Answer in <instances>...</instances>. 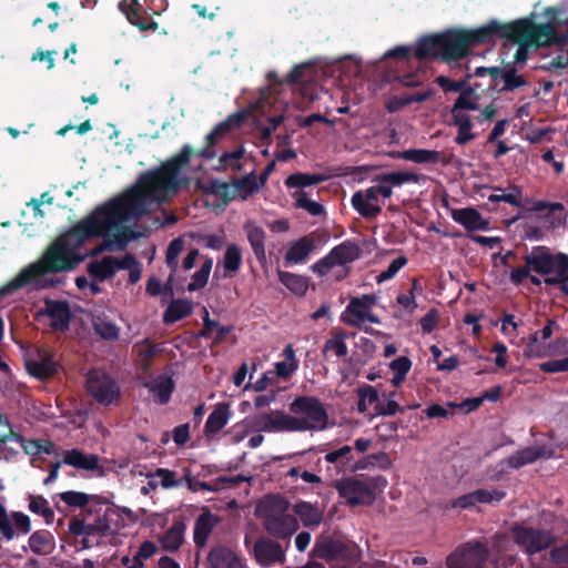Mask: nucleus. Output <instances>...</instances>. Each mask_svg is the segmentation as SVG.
Wrapping results in <instances>:
<instances>
[{"label": "nucleus", "instance_id": "obj_1", "mask_svg": "<svg viewBox=\"0 0 568 568\" xmlns=\"http://www.w3.org/2000/svg\"><path fill=\"white\" fill-rule=\"evenodd\" d=\"M190 155L191 149L184 146L161 168L142 174L133 186L97 206L79 221L77 232L81 244L89 239L102 236L103 242L93 251L94 255L105 250L124 248L136 237L128 223L145 214L151 204L175 194L187 182L183 169Z\"/></svg>", "mask_w": 568, "mask_h": 568}, {"label": "nucleus", "instance_id": "obj_2", "mask_svg": "<svg viewBox=\"0 0 568 568\" xmlns=\"http://www.w3.org/2000/svg\"><path fill=\"white\" fill-rule=\"evenodd\" d=\"M496 36L519 44L515 60L520 62L525 60L523 55L526 47L547 43L550 28L536 26L525 20L510 24L491 21L475 29H455L423 38L416 44L415 54L420 59L436 57H442L445 60L460 59L471 47L489 43Z\"/></svg>", "mask_w": 568, "mask_h": 568}, {"label": "nucleus", "instance_id": "obj_3", "mask_svg": "<svg viewBox=\"0 0 568 568\" xmlns=\"http://www.w3.org/2000/svg\"><path fill=\"white\" fill-rule=\"evenodd\" d=\"M510 541L497 537L491 545V558L488 549L478 541H468L456 548L447 558V568H508L514 558L508 555Z\"/></svg>", "mask_w": 568, "mask_h": 568}, {"label": "nucleus", "instance_id": "obj_4", "mask_svg": "<svg viewBox=\"0 0 568 568\" xmlns=\"http://www.w3.org/2000/svg\"><path fill=\"white\" fill-rule=\"evenodd\" d=\"M524 260L529 270L538 275L541 283L547 285L568 284V256L566 254H551L549 248L537 246Z\"/></svg>", "mask_w": 568, "mask_h": 568}, {"label": "nucleus", "instance_id": "obj_5", "mask_svg": "<svg viewBox=\"0 0 568 568\" xmlns=\"http://www.w3.org/2000/svg\"><path fill=\"white\" fill-rule=\"evenodd\" d=\"M290 419L295 432H317L327 428L328 415L314 396H300L290 404Z\"/></svg>", "mask_w": 568, "mask_h": 568}, {"label": "nucleus", "instance_id": "obj_6", "mask_svg": "<svg viewBox=\"0 0 568 568\" xmlns=\"http://www.w3.org/2000/svg\"><path fill=\"white\" fill-rule=\"evenodd\" d=\"M287 510L288 503L281 497H265L257 505V513L264 518L266 529L277 537H288L298 528L297 520Z\"/></svg>", "mask_w": 568, "mask_h": 568}, {"label": "nucleus", "instance_id": "obj_7", "mask_svg": "<svg viewBox=\"0 0 568 568\" xmlns=\"http://www.w3.org/2000/svg\"><path fill=\"white\" fill-rule=\"evenodd\" d=\"M392 194L393 190L389 185H386L381 178H377L371 186L353 194L352 204L362 216L373 219L382 212L384 201L389 199Z\"/></svg>", "mask_w": 568, "mask_h": 568}, {"label": "nucleus", "instance_id": "obj_8", "mask_svg": "<svg viewBox=\"0 0 568 568\" xmlns=\"http://www.w3.org/2000/svg\"><path fill=\"white\" fill-rule=\"evenodd\" d=\"M478 106L479 98L473 90L460 92L452 108L453 123L458 129L455 138L456 143L466 144L476 138V134L471 131L473 122L469 111L477 110Z\"/></svg>", "mask_w": 568, "mask_h": 568}, {"label": "nucleus", "instance_id": "obj_9", "mask_svg": "<svg viewBox=\"0 0 568 568\" xmlns=\"http://www.w3.org/2000/svg\"><path fill=\"white\" fill-rule=\"evenodd\" d=\"M333 487L352 506L369 505L375 500V493L372 485L367 481L346 477L334 481Z\"/></svg>", "mask_w": 568, "mask_h": 568}, {"label": "nucleus", "instance_id": "obj_10", "mask_svg": "<svg viewBox=\"0 0 568 568\" xmlns=\"http://www.w3.org/2000/svg\"><path fill=\"white\" fill-rule=\"evenodd\" d=\"M511 534L516 544L529 555L548 548L555 540L554 536L549 531L521 525H515L511 527Z\"/></svg>", "mask_w": 568, "mask_h": 568}, {"label": "nucleus", "instance_id": "obj_11", "mask_svg": "<svg viewBox=\"0 0 568 568\" xmlns=\"http://www.w3.org/2000/svg\"><path fill=\"white\" fill-rule=\"evenodd\" d=\"M87 387L89 393L103 405L114 404L120 397L116 384L101 371H93L89 374Z\"/></svg>", "mask_w": 568, "mask_h": 568}, {"label": "nucleus", "instance_id": "obj_12", "mask_svg": "<svg viewBox=\"0 0 568 568\" xmlns=\"http://www.w3.org/2000/svg\"><path fill=\"white\" fill-rule=\"evenodd\" d=\"M376 300L372 295L353 298L343 313V321L352 326H362L366 323H378L372 313Z\"/></svg>", "mask_w": 568, "mask_h": 568}, {"label": "nucleus", "instance_id": "obj_13", "mask_svg": "<svg viewBox=\"0 0 568 568\" xmlns=\"http://www.w3.org/2000/svg\"><path fill=\"white\" fill-rule=\"evenodd\" d=\"M40 316L49 318V325L54 331H65L71 320V310L65 301L45 300L43 307L39 311Z\"/></svg>", "mask_w": 568, "mask_h": 568}, {"label": "nucleus", "instance_id": "obj_14", "mask_svg": "<svg viewBox=\"0 0 568 568\" xmlns=\"http://www.w3.org/2000/svg\"><path fill=\"white\" fill-rule=\"evenodd\" d=\"M132 263V256L125 255L122 258L105 256L100 261L91 262L88 265L89 274L97 281L111 278L118 270H123Z\"/></svg>", "mask_w": 568, "mask_h": 568}, {"label": "nucleus", "instance_id": "obj_15", "mask_svg": "<svg viewBox=\"0 0 568 568\" xmlns=\"http://www.w3.org/2000/svg\"><path fill=\"white\" fill-rule=\"evenodd\" d=\"M255 420H256V429L258 432L294 433L288 413H284L282 410H272L268 414H262V415L255 416Z\"/></svg>", "mask_w": 568, "mask_h": 568}, {"label": "nucleus", "instance_id": "obj_16", "mask_svg": "<svg viewBox=\"0 0 568 568\" xmlns=\"http://www.w3.org/2000/svg\"><path fill=\"white\" fill-rule=\"evenodd\" d=\"M220 517L203 508L201 515L195 519L193 528V540L196 546L205 547L214 528L220 524Z\"/></svg>", "mask_w": 568, "mask_h": 568}, {"label": "nucleus", "instance_id": "obj_17", "mask_svg": "<svg viewBox=\"0 0 568 568\" xmlns=\"http://www.w3.org/2000/svg\"><path fill=\"white\" fill-rule=\"evenodd\" d=\"M148 483L140 489L142 495H149L152 490L161 487L163 489H170L179 487L181 479L178 478L176 474L170 469L158 468L154 473L145 475Z\"/></svg>", "mask_w": 568, "mask_h": 568}, {"label": "nucleus", "instance_id": "obj_18", "mask_svg": "<svg viewBox=\"0 0 568 568\" xmlns=\"http://www.w3.org/2000/svg\"><path fill=\"white\" fill-rule=\"evenodd\" d=\"M206 568H245V565L233 550L220 546L210 551Z\"/></svg>", "mask_w": 568, "mask_h": 568}, {"label": "nucleus", "instance_id": "obj_19", "mask_svg": "<svg viewBox=\"0 0 568 568\" xmlns=\"http://www.w3.org/2000/svg\"><path fill=\"white\" fill-rule=\"evenodd\" d=\"M314 247V239L311 236H303L287 245L284 260L287 264H302L306 262Z\"/></svg>", "mask_w": 568, "mask_h": 568}, {"label": "nucleus", "instance_id": "obj_20", "mask_svg": "<svg viewBox=\"0 0 568 568\" xmlns=\"http://www.w3.org/2000/svg\"><path fill=\"white\" fill-rule=\"evenodd\" d=\"M450 214L456 223L463 225L468 231H486L488 229V221L473 207L455 209L452 210Z\"/></svg>", "mask_w": 568, "mask_h": 568}, {"label": "nucleus", "instance_id": "obj_21", "mask_svg": "<svg viewBox=\"0 0 568 568\" xmlns=\"http://www.w3.org/2000/svg\"><path fill=\"white\" fill-rule=\"evenodd\" d=\"M559 346H565V342L557 339L554 343H547L539 337L538 333H535L529 337L524 355L529 358L551 356L556 353Z\"/></svg>", "mask_w": 568, "mask_h": 568}, {"label": "nucleus", "instance_id": "obj_22", "mask_svg": "<svg viewBox=\"0 0 568 568\" xmlns=\"http://www.w3.org/2000/svg\"><path fill=\"white\" fill-rule=\"evenodd\" d=\"M254 556L263 566L282 561L284 558L281 546L275 541L266 539H260L256 541L254 546Z\"/></svg>", "mask_w": 568, "mask_h": 568}, {"label": "nucleus", "instance_id": "obj_23", "mask_svg": "<svg viewBox=\"0 0 568 568\" xmlns=\"http://www.w3.org/2000/svg\"><path fill=\"white\" fill-rule=\"evenodd\" d=\"M186 526L182 520H175L172 526L160 537L159 541L166 551H175L184 541Z\"/></svg>", "mask_w": 568, "mask_h": 568}, {"label": "nucleus", "instance_id": "obj_24", "mask_svg": "<svg viewBox=\"0 0 568 568\" xmlns=\"http://www.w3.org/2000/svg\"><path fill=\"white\" fill-rule=\"evenodd\" d=\"M63 462L67 465L84 470H94L99 466V457L97 455H88L78 449L65 452Z\"/></svg>", "mask_w": 568, "mask_h": 568}, {"label": "nucleus", "instance_id": "obj_25", "mask_svg": "<svg viewBox=\"0 0 568 568\" xmlns=\"http://www.w3.org/2000/svg\"><path fill=\"white\" fill-rule=\"evenodd\" d=\"M331 258L338 265V270L346 273L345 265L355 261L359 256V248L357 245L345 242L329 252Z\"/></svg>", "mask_w": 568, "mask_h": 568}, {"label": "nucleus", "instance_id": "obj_26", "mask_svg": "<svg viewBox=\"0 0 568 568\" xmlns=\"http://www.w3.org/2000/svg\"><path fill=\"white\" fill-rule=\"evenodd\" d=\"M111 515L105 513L99 517L93 524L82 525V530H75L78 535L90 537H109L114 534V529L110 525Z\"/></svg>", "mask_w": 568, "mask_h": 568}, {"label": "nucleus", "instance_id": "obj_27", "mask_svg": "<svg viewBox=\"0 0 568 568\" xmlns=\"http://www.w3.org/2000/svg\"><path fill=\"white\" fill-rule=\"evenodd\" d=\"M29 548L37 555H48L54 550L55 541L51 532L37 530L29 537Z\"/></svg>", "mask_w": 568, "mask_h": 568}, {"label": "nucleus", "instance_id": "obj_28", "mask_svg": "<svg viewBox=\"0 0 568 568\" xmlns=\"http://www.w3.org/2000/svg\"><path fill=\"white\" fill-rule=\"evenodd\" d=\"M241 263L242 253L240 248L236 245H229L219 266H222L224 277H232L240 270Z\"/></svg>", "mask_w": 568, "mask_h": 568}, {"label": "nucleus", "instance_id": "obj_29", "mask_svg": "<svg viewBox=\"0 0 568 568\" xmlns=\"http://www.w3.org/2000/svg\"><path fill=\"white\" fill-rule=\"evenodd\" d=\"M392 463L387 454L381 452L377 454L368 455L363 457L362 459L355 462L351 470L352 471H358V470H366L372 468H381V469H388L390 467Z\"/></svg>", "mask_w": 568, "mask_h": 568}, {"label": "nucleus", "instance_id": "obj_30", "mask_svg": "<svg viewBox=\"0 0 568 568\" xmlns=\"http://www.w3.org/2000/svg\"><path fill=\"white\" fill-rule=\"evenodd\" d=\"M230 419L229 406L225 404H219L215 406L213 412L209 415L205 429L207 433H217L221 430Z\"/></svg>", "mask_w": 568, "mask_h": 568}, {"label": "nucleus", "instance_id": "obj_31", "mask_svg": "<svg viewBox=\"0 0 568 568\" xmlns=\"http://www.w3.org/2000/svg\"><path fill=\"white\" fill-rule=\"evenodd\" d=\"M292 197L297 209L306 211L312 216H320L325 212L324 206L312 200L304 190H296Z\"/></svg>", "mask_w": 568, "mask_h": 568}, {"label": "nucleus", "instance_id": "obj_32", "mask_svg": "<svg viewBox=\"0 0 568 568\" xmlns=\"http://www.w3.org/2000/svg\"><path fill=\"white\" fill-rule=\"evenodd\" d=\"M294 513L300 517L304 526H317L323 519V513L308 503H298Z\"/></svg>", "mask_w": 568, "mask_h": 568}, {"label": "nucleus", "instance_id": "obj_33", "mask_svg": "<svg viewBox=\"0 0 568 568\" xmlns=\"http://www.w3.org/2000/svg\"><path fill=\"white\" fill-rule=\"evenodd\" d=\"M278 277L280 282L294 294L300 296L306 294L308 290V280L305 276L288 272H280Z\"/></svg>", "mask_w": 568, "mask_h": 568}, {"label": "nucleus", "instance_id": "obj_34", "mask_svg": "<svg viewBox=\"0 0 568 568\" xmlns=\"http://www.w3.org/2000/svg\"><path fill=\"white\" fill-rule=\"evenodd\" d=\"M544 455V450L540 448H525L511 455L507 463L513 468H519L527 464L536 462Z\"/></svg>", "mask_w": 568, "mask_h": 568}, {"label": "nucleus", "instance_id": "obj_35", "mask_svg": "<svg viewBox=\"0 0 568 568\" xmlns=\"http://www.w3.org/2000/svg\"><path fill=\"white\" fill-rule=\"evenodd\" d=\"M324 181L321 174L294 173L285 180V185L290 189L303 190L304 187L315 185Z\"/></svg>", "mask_w": 568, "mask_h": 568}, {"label": "nucleus", "instance_id": "obj_36", "mask_svg": "<svg viewBox=\"0 0 568 568\" xmlns=\"http://www.w3.org/2000/svg\"><path fill=\"white\" fill-rule=\"evenodd\" d=\"M412 365V361L406 356L397 357L389 363V369L393 373L390 379L393 386L398 387L405 381Z\"/></svg>", "mask_w": 568, "mask_h": 568}, {"label": "nucleus", "instance_id": "obj_37", "mask_svg": "<svg viewBox=\"0 0 568 568\" xmlns=\"http://www.w3.org/2000/svg\"><path fill=\"white\" fill-rule=\"evenodd\" d=\"M150 392L160 403H166L173 389V383L170 377L160 376L149 384Z\"/></svg>", "mask_w": 568, "mask_h": 568}, {"label": "nucleus", "instance_id": "obj_38", "mask_svg": "<svg viewBox=\"0 0 568 568\" xmlns=\"http://www.w3.org/2000/svg\"><path fill=\"white\" fill-rule=\"evenodd\" d=\"M264 183V179H258L255 175H247L242 180L234 182L241 200H246L251 194L260 190Z\"/></svg>", "mask_w": 568, "mask_h": 568}, {"label": "nucleus", "instance_id": "obj_39", "mask_svg": "<svg viewBox=\"0 0 568 568\" xmlns=\"http://www.w3.org/2000/svg\"><path fill=\"white\" fill-rule=\"evenodd\" d=\"M192 312V305L185 300L172 302L164 314V321L168 323L176 322Z\"/></svg>", "mask_w": 568, "mask_h": 568}, {"label": "nucleus", "instance_id": "obj_40", "mask_svg": "<svg viewBox=\"0 0 568 568\" xmlns=\"http://www.w3.org/2000/svg\"><path fill=\"white\" fill-rule=\"evenodd\" d=\"M242 121L241 115H232L225 121L219 123L206 136L209 143L213 144L224 135H226L233 128L240 125Z\"/></svg>", "mask_w": 568, "mask_h": 568}, {"label": "nucleus", "instance_id": "obj_41", "mask_svg": "<svg viewBox=\"0 0 568 568\" xmlns=\"http://www.w3.org/2000/svg\"><path fill=\"white\" fill-rule=\"evenodd\" d=\"M284 361L275 364L276 374L280 377H288L297 369V362L295 359L294 349L291 345L284 348Z\"/></svg>", "mask_w": 568, "mask_h": 568}, {"label": "nucleus", "instance_id": "obj_42", "mask_svg": "<svg viewBox=\"0 0 568 568\" xmlns=\"http://www.w3.org/2000/svg\"><path fill=\"white\" fill-rule=\"evenodd\" d=\"M312 271L320 276H333L335 278H341L345 275L338 270V265L333 261V258H331L329 254L313 264Z\"/></svg>", "mask_w": 568, "mask_h": 568}, {"label": "nucleus", "instance_id": "obj_43", "mask_svg": "<svg viewBox=\"0 0 568 568\" xmlns=\"http://www.w3.org/2000/svg\"><path fill=\"white\" fill-rule=\"evenodd\" d=\"M245 231L247 234V239L254 250V253L256 255L264 254V240H265V233L255 223L248 222L245 225Z\"/></svg>", "mask_w": 568, "mask_h": 568}, {"label": "nucleus", "instance_id": "obj_44", "mask_svg": "<svg viewBox=\"0 0 568 568\" xmlns=\"http://www.w3.org/2000/svg\"><path fill=\"white\" fill-rule=\"evenodd\" d=\"M500 80L503 81L501 91H515L527 85L524 75L517 73L514 69H505L500 72Z\"/></svg>", "mask_w": 568, "mask_h": 568}, {"label": "nucleus", "instance_id": "obj_45", "mask_svg": "<svg viewBox=\"0 0 568 568\" xmlns=\"http://www.w3.org/2000/svg\"><path fill=\"white\" fill-rule=\"evenodd\" d=\"M353 448L344 445L337 449L328 452L324 459L329 464H336L339 469H343L348 463L353 460Z\"/></svg>", "mask_w": 568, "mask_h": 568}, {"label": "nucleus", "instance_id": "obj_46", "mask_svg": "<svg viewBox=\"0 0 568 568\" xmlns=\"http://www.w3.org/2000/svg\"><path fill=\"white\" fill-rule=\"evenodd\" d=\"M210 191L222 199L223 203L226 204L232 200L240 199L235 184H226L220 181H213L210 185Z\"/></svg>", "mask_w": 568, "mask_h": 568}, {"label": "nucleus", "instance_id": "obj_47", "mask_svg": "<svg viewBox=\"0 0 568 568\" xmlns=\"http://www.w3.org/2000/svg\"><path fill=\"white\" fill-rule=\"evenodd\" d=\"M521 197V191L519 187L513 185L507 191L496 189L489 196L488 200L491 202H506L511 205H519Z\"/></svg>", "mask_w": 568, "mask_h": 568}, {"label": "nucleus", "instance_id": "obj_48", "mask_svg": "<svg viewBox=\"0 0 568 568\" xmlns=\"http://www.w3.org/2000/svg\"><path fill=\"white\" fill-rule=\"evenodd\" d=\"M27 367L30 374L38 378L49 377L55 371V364L49 358L30 361L28 362Z\"/></svg>", "mask_w": 568, "mask_h": 568}, {"label": "nucleus", "instance_id": "obj_49", "mask_svg": "<svg viewBox=\"0 0 568 568\" xmlns=\"http://www.w3.org/2000/svg\"><path fill=\"white\" fill-rule=\"evenodd\" d=\"M29 510L33 514L42 516L47 523H50L54 516V513L50 508L48 500L42 496H29Z\"/></svg>", "mask_w": 568, "mask_h": 568}, {"label": "nucleus", "instance_id": "obj_50", "mask_svg": "<svg viewBox=\"0 0 568 568\" xmlns=\"http://www.w3.org/2000/svg\"><path fill=\"white\" fill-rule=\"evenodd\" d=\"M258 432L256 429V420L253 418H245L242 422L235 424L231 429L232 439L234 443H241L250 434Z\"/></svg>", "mask_w": 568, "mask_h": 568}, {"label": "nucleus", "instance_id": "obj_51", "mask_svg": "<svg viewBox=\"0 0 568 568\" xmlns=\"http://www.w3.org/2000/svg\"><path fill=\"white\" fill-rule=\"evenodd\" d=\"M400 158L415 163L436 162L438 160V152L430 150H406L402 152Z\"/></svg>", "mask_w": 568, "mask_h": 568}, {"label": "nucleus", "instance_id": "obj_52", "mask_svg": "<svg viewBox=\"0 0 568 568\" xmlns=\"http://www.w3.org/2000/svg\"><path fill=\"white\" fill-rule=\"evenodd\" d=\"M93 327L95 332L103 338L114 339L119 336V328L116 325L105 317H94Z\"/></svg>", "mask_w": 568, "mask_h": 568}, {"label": "nucleus", "instance_id": "obj_53", "mask_svg": "<svg viewBox=\"0 0 568 568\" xmlns=\"http://www.w3.org/2000/svg\"><path fill=\"white\" fill-rule=\"evenodd\" d=\"M386 185H389L390 189L393 186L402 185L404 183H417L419 181V176L413 172H393L385 175L379 176Z\"/></svg>", "mask_w": 568, "mask_h": 568}, {"label": "nucleus", "instance_id": "obj_54", "mask_svg": "<svg viewBox=\"0 0 568 568\" xmlns=\"http://www.w3.org/2000/svg\"><path fill=\"white\" fill-rule=\"evenodd\" d=\"M377 400H378V394L374 387L367 386V387L361 388L358 390L357 409L361 413H364L368 409V407H371Z\"/></svg>", "mask_w": 568, "mask_h": 568}, {"label": "nucleus", "instance_id": "obj_55", "mask_svg": "<svg viewBox=\"0 0 568 568\" xmlns=\"http://www.w3.org/2000/svg\"><path fill=\"white\" fill-rule=\"evenodd\" d=\"M406 263H407L406 257H404V256L396 257L395 260L392 261V263L388 265V267L385 271L381 272L376 276V281L378 283H382V282L393 278L398 273V271L402 270L406 265Z\"/></svg>", "mask_w": 568, "mask_h": 568}, {"label": "nucleus", "instance_id": "obj_56", "mask_svg": "<svg viewBox=\"0 0 568 568\" xmlns=\"http://www.w3.org/2000/svg\"><path fill=\"white\" fill-rule=\"evenodd\" d=\"M211 268V261L204 263L202 267L194 274L192 282L187 286L189 291H195L200 287H203L207 282Z\"/></svg>", "mask_w": 568, "mask_h": 568}, {"label": "nucleus", "instance_id": "obj_57", "mask_svg": "<svg viewBox=\"0 0 568 568\" xmlns=\"http://www.w3.org/2000/svg\"><path fill=\"white\" fill-rule=\"evenodd\" d=\"M184 242L181 239L173 240L166 251V263L168 265L175 270L178 266V257L183 251Z\"/></svg>", "mask_w": 568, "mask_h": 568}, {"label": "nucleus", "instance_id": "obj_58", "mask_svg": "<svg viewBox=\"0 0 568 568\" xmlns=\"http://www.w3.org/2000/svg\"><path fill=\"white\" fill-rule=\"evenodd\" d=\"M244 154V149L239 148L234 151L226 152L220 158V162L227 169L240 170L241 164L240 160Z\"/></svg>", "mask_w": 568, "mask_h": 568}, {"label": "nucleus", "instance_id": "obj_59", "mask_svg": "<svg viewBox=\"0 0 568 568\" xmlns=\"http://www.w3.org/2000/svg\"><path fill=\"white\" fill-rule=\"evenodd\" d=\"M0 532L8 540L13 539L16 536V530L10 523V518L7 514V509L1 500H0Z\"/></svg>", "mask_w": 568, "mask_h": 568}, {"label": "nucleus", "instance_id": "obj_60", "mask_svg": "<svg viewBox=\"0 0 568 568\" xmlns=\"http://www.w3.org/2000/svg\"><path fill=\"white\" fill-rule=\"evenodd\" d=\"M63 503L69 506L82 507L89 503V496L79 491H65L60 495Z\"/></svg>", "mask_w": 568, "mask_h": 568}, {"label": "nucleus", "instance_id": "obj_61", "mask_svg": "<svg viewBox=\"0 0 568 568\" xmlns=\"http://www.w3.org/2000/svg\"><path fill=\"white\" fill-rule=\"evenodd\" d=\"M477 491V498L478 503H498L505 496L506 493L500 489H478Z\"/></svg>", "mask_w": 568, "mask_h": 568}, {"label": "nucleus", "instance_id": "obj_62", "mask_svg": "<svg viewBox=\"0 0 568 568\" xmlns=\"http://www.w3.org/2000/svg\"><path fill=\"white\" fill-rule=\"evenodd\" d=\"M539 368L545 373L568 372V357L541 363Z\"/></svg>", "mask_w": 568, "mask_h": 568}, {"label": "nucleus", "instance_id": "obj_63", "mask_svg": "<svg viewBox=\"0 0 568 568\" xmlns=\"http://www.w3.org/2000/svg\"><path fill=\"white\" fill-rule=\"evenodd\" d=\"M526 277H530V281L536 285L541 284V280L532 274L527 264L525 267L513 270L510 273V278L515 283H520Z\"/></svg>", "mask_w": 568, "mask_h": 568}, {"label": "nucleus", "instance_id": "obj_64", "mask_svg": "<svg viewBox=\"0 0 568 568\" xmlns=\"http://www.w3.org/2000/svg\"><path fill=\"white\" fill-rule=\"evenodd\" d=\"M11 518L17 527V529L22 534H28L31 530V520L28 515L21 511H13L11 514Z\"/></svg>", "mask_w": 568, "mask_h": 568}]
</instances>
